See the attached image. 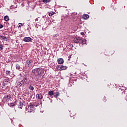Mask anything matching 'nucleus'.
Listing matches in <instances>:
<instances>
[{"mask_svg":"<svg viewBox=\"0 0 127 127\" xmlns=\"http://www.w3.org/2000/svg\"><path fill=\"white\" fill-rule=\"evenodd\" d=\"M0 39H1V40H3V41H8V39L4 36L0 35Z\"/></svg>","mask_w":127,"mask_h":127,"instance_id":"obj_5","label":"nucleus"},{"mask_svg":"<svg viewBox=\"0 0 127 127\" xmlns=\"http://www.w3.org/2000/svg\"><path fill=\"white\" fill-rule=\"evenodd\" d=\"M4 20H5V21H8V20H9V18L8 17V16H5L4 17Z\"/></svg>","mask_w":127,"mask_h":127,"instance_id":"obj_11","label":"nucleus"},{"mask_svg":"<svg viewBox=\"0 0 127 127\" xmlns=\"http://www.w3.org/2000/svg\"><path fill=\"white\" fill-rule=\"evenodd\" d=\"M34 103H30L28 106V112L29 113H31L33 111H34L35 110V108H34Z\"/></svg>","mask_w":127,"mask_h":127,"instance_id":"obj_3","label":"nucleus"},{"mask_svg":"<svg viewBox=\"0 0 127 127\" xmlns=\"http://www.w3.org/2000/svg\"><path fill=\"white\" fill-rule=\"evenodd\" d=\"M49 95L50 96H53V95H54V93L53 91L51 90V91H49Z\"/></svg>","mask_w":127,"mask_h":127,"instance_id":"obj_17","label":"nucleus"},{"mask_svg":"<svg viewBox=\"0 0 127 127\" xmlns=\"http://www.w3.org/2000/svg\"><path fill=\"white\" fill-rule=\"evenodd\" d=\"M29 90H31V91H33L34 90V88L33 87V86L30 85L29 87Z\"/></svg>","mask_w":127,"mask_h":127,"instance_id":"obj_21","label":"nucleus"},{"mask_svg":"<svg viewBox=\"0 0 127 127\" xmlns=\"http://www.w3.org/2000/svg\"><path fill=\"white\" fill-rule=\"evenodd\" d=\"M54 13H55V12L53 11H51L49 13V16H52V15H53V14H54Z\"/></svg>","mask_w":127,"mask_h":127,"instance_id":"obj_19","label":"nucleus"},{"mask_svg":"<svg viewBox=\"0 0 127 127\" xmlns=\"http://www.w3.org/2000/svg\"><path fill=\"white\" fill-rule=\"evenodd\" d=\"M27 63L28 65V67H29L30 66H31V64H32V61L31 60L28 61Z\"/></svg>","mask_w":127,"mask_h":127,"instance_id":"obj_12","label":"nucleus"},{"mask_svg":"<svg viewBox=\"0 0 127 127\" xmlns=\"http://www.w3.org/2000/svg\"><path fill=\"white\" fill-rule=\"evenodd\" d=\"M43 0V2H44V3H48V2H49L50 1V0Z\"/></svg>","mask_w":127,"mask_h":127,"instance_id":"obj_22","label":"nucleus"},{"mask_svg":"<svg viewBox=\"0 0 127 127\" xmlns=\"http://www.w3.org/2000/svg\"><path fill=\"white\" fill-rule=\"evenodd\" d=\"M22 107H23V103L20 101L19 102L18 108H19L20 109H22Z\"/></svg>","mask_w":127,"mask_h":127,"instance_id":"obj_10","label":"nucleus"},{"mask_svg":"<svg viewBox=\"0 0 127 127\" xmlns=\"http://www.w3.org/2000/svg\"><path fill=\"white\" fill-rule=\"evenodd\" d=\"M60 94L59 92H56V95H54L55 98H58V97H59Z\"/></svg>","mask_w":127,"mask_h":127,"instance_id":"obj_18","label":"nucleus"},{"mask_svg":"<svg viewBox=\"0 0 127 127\" xmlns=\"http://www.w3.org/2000/svg\"><path fill=\"white\" fill-rule=\"evenodd\" d=\"M58 63L59 64H63L64 63V60H63V59H59L58 60Z\"/></svg>","mask_w":127,"mask_h":127,"instance_id":"obj_8","label":"nucleus"},{"mask_svg":"<svg viewBox=\"0 0 127 127\" xmlns=\"http://www.w3.org/2000/svg\"><path fill=\"white\" fill-rule=\"evenodd\" d=\"M3 49V46L0 45V50H2Z\"/></svg>","mask_w":127,"mask_h":127,"instance_id":"obj_23","label":"nucleus"},{"mask_svg":"<svg viewBox=\"0 0 127 127\" xmlns=\"http://www.w3.org/2000/svg\"><path fill=\"white\" fill-rule=\"evenodd\" d=\"M49 99L51 101V103H52V100L50 98H49Z\"/></svg>","mask_w":127,"mask_h":127,"instance_id":"obj_30","label":"nucleus"},{"mask_svg":"<svg viewBox=\"0 0 127 127\" xmlns=\"http://www.w3.org/2000/svg\"><path fill=\"white\" fill-rule=\"evenodd\" d=\"M27 81V80L26 79V76L24 75L23 77V79L21 81L20 80L17 81L16 82L17 85L19 87H21L22 85H25V84H26Z\"/></svg>","mask_w":127,"mask_h":127,"instance_id":"obj_2","label":"nucleus"},{"mask_svg":"<svg viewBox=\"0 0 127 127\" xmlns=\"http://www.w3.org/2000/svg\"><path fill=\"white\" fill-rule=\"evenodd\" d=\"M15 104H14V103H11L10 104V106H11V107H13L14 106H15Z\"/></svg>","mask_w":127,"mask_h":127,"instance_id":"obj_26","label":"nucleus"},{"mask_svg":"<svg viewBox=\"0 0 127 127\" xmlns=\"http://www.w3.org/2000/svg\"><path fill=\"white\" fill-rule=\"evenodd\" d=\"M84 32H81V35H84Z\"/></svg>","mask_w":127,"mask_h":127,"instance_id":"obj_28","label":"nucleus"},{"mask_svg":"<svg viewBox=\"0 0 127 127\" xmlns=\"http://www.w3.org/2000/svg\"><path fill=\"white\" fill-rule=\"evenodd\" d=\"M6 74L8 76H10V71L7 70L6 71Z\"/></svg>","mask_w":127,"mask_h":127,"instance_id":"obj_20","label":"nucleus"},{"mask_svg":"<svg viewBox=\"0 0 127 127\" xmlns=\"http://www.w3.org/2000/svg\"><path fill=\"white\" fill-rule=\"evenodd\" d=\"M16 68L19 71H22V68L20 67V65H19V64H16Z\"/></svg>","mask_w":127,"mask_h":127,"instance_id":"obj_9","label":"nucleus"},{"mask_svg":"<svg viewBox=\"0 0 127 127\" xmlns=\"http://www.w3.org/2000/svg\"><path fill=\"white\" fill-rule=\"evenodd\" d=\"M9 80L8 79H4L3 80V84H6L7 83H8Z\"/></svg>","mask_w":127,"mask_h":127,"instance_id":"obj_15","label":"nucleus"},{"mask_svg":"<svg viewBox=\"0 0 127 127\" xmlns=\"http://www.w3.org/2000/svg\"><path fill=\"white\" fill-rule=\"evenodd\" d=\"M61 70H66L67 69V66L64 65H61L60 67Z\"/></svg>","mask_w":127,"mask_h":127,"instance_id":"obj_13","label":"nucleus"},{"mask_svg":"<svg viewBox=\"0 0 127 127\" xmlns=\"http://www.w3.org/2000/svg\"><path fill=\"white\" fill-rule=\"evenodd\" d=\"M75 43H82V38L81 37H76L73 40Z\"/></svg>","mask_w":127,"mask_h":127,"instance_id":"obj_4","label":"nucleus"},{"mask_svg":"<svg viewBox=\"0 0 127 127\" xmlns=\"http://www.w3.org/2000/svg\"><path fill=\"white\" fill-rule=\"evenodd\" d=\"M18 27H20V26H21V25H22V24L20 23L18 24Z\"/></svg>","mask_w":127,"mask_h":127,"instance_id":"obj_25","label":"nucleus"},{"mask_svg":"<svg viewBox=\"0 0 127 127\" xmlns=\"http://www.w3.org/2000/svg\"><path fill=\"white\" fill-rule=\"evenodd\" d=\"M86 42H87V40L81 38V43L82 44H86Z\"/></svg>","mask_w":127,"mask_h":127,"instance_id":"obj_16","label":"nucleus"},{"mask_svg":"<svg viewBox=\"0 0 127 127\" xmlns=\"http://www.w3.org/2000/svg\"><path fill=\"white\" fill-rule=\"evenodd\" d=\"M36 98L39 99V100H41L43 98V96H42V94H37L36 95Z\"/></svg>","mask_w":127,"mask_h":127,"instance_id":"obj_6","label":"nucleus"},{"mask_svg":"<svg viewBox=\"0 0 127 127\" xmlns=\"http://www.w3.org/2000/svg\"><path fill=\"white\" fill-rule=\"evenodd\" d=\"M24 41H25V42H29V41H31V38L30 37H25L23 39Z\"/></svg>","mask_w":127,"mask_h":127,"instance_id":"obj_7","label":"nucleus"},{"mask_svg":"<svg viewBox=\"0 0 127 127\" xmlns=\"http://www.w3.org/2000/svg\"><path fill=\"white\" fill-rule=\"evenodd\" d=\"M32 73L33 76H34L35 77L41 76V73H42V69L41 68H36L32 70Z\"/></svg>","mask_w":127,"mask_h":127,"instance_id":"obj_1","label":"nucleus"},{"mask_svg":"<svg viewBox=\"0 0 127 127\" xmlns=\"http://www.w3.org/2000/svg\"><path fill=\"white\" fill-rule=\"evenodd\" d=\"M35 21H38V18H36V19H35Z\"/></svg>","mask_w":127,"mask_h":127,"instance_id":"obj_29","label":"nucleus"},{"mask_svg":"<svg viewBox=\"0 0 127 127\" xmlns=\"http://www.w3.org/2000/svg\"><path fill=\"white\" fill-rule=\"evenodd\" d=\"M6 98L8 99V101H9V100H10V97L9 96L7 95Z\"/></svg>","mask_w":127,"mask_h":127,"instance_id":"obj_24","label":"nucleus"},{"mask_svg":"<svg viewBox=\"0 0 127 127\" xmlns=\"http://www.w3.org/2000/svg\"><path fill=\"white\" fill-rule=\"evenodd\" d=\"M3 27V26L1 24H0V28H2Z\"/></svg>","mask_w":127,"mask_h":127,"instance_id":"obj_27","label":"nucleus"},{"mask_svg":"<svg viewBox=\"0 0 127 127\" xmlns=\"http://www.w3.org/2000/svg\"><path fill=\"white\" fill-rule=\"evenodd\" d=\"M83 18H84V19H87V18H89V15L88 14L83 15Z\"/></svg>","mask_w":127,"mask_h":127,"instance_id":"obj_14","label":"nucleus"}]
</instances>
